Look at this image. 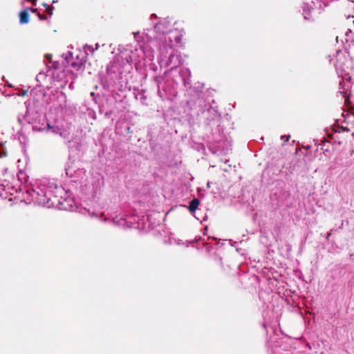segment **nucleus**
<instances>
[{"label":"nucleus","mask_w":354,"mask_h":354,"mask_svg":"<svg viewBox=\"0 0 354 354\" xmlns=\"http://www.w3.org/2000/svg\"><path fill=\"white\" fill-rule=\"evenodd\" d=\"M26 193L39 205L57 207L61 210L73 211L75 201L71 194L58 186L55 180L44 178L27 186Z\"/></svg>","instance_id":"nucleus-1"},{"label":"nucleus","mask_w":354,"mask_h":354,"mask_svg":"<svg viewBox=\"0 0 354 354\" xmlns=\"http://www.w3.org/2000/svg\"><path fill=\"white\" fill-rule=\"evenodd\" d=\"M148 59L152 61L153 59V50L148 46H141L139 49L136 48L134 52H131V55L126 57L128 63H135L136 64L141 63L142 60Z\"/></svg>","instance_id":"nucleus-2"},{"label":"nucleus","mask_w":354,"mask_h":354,"mask_svg":"<svg viewBox=\"0 0 354 354\" xmlns=\"http://www.w3.org/2000/svg\"><path fill=\"white\" fill-rule=\"evenodd\" d=\"M330 62L333 63L337 73L339 75H342V73L345 71L346 68H348L347 65L349 64V60L344 51L337 50L336 58H330Z\"/></svg>","instance_id":"nucleus-3"},{"label":"nucleus","mask_w":354,"mask_h":354,"mask_svg":"<svg viewBox=\"0 0 354 354\" xmlns=\"http://www.w3.org/2000/svg\"><path fill=\"white\" fill-rule=\"evenodd\" d=\"M194 242L203 247H206L207 252H209L210 249L213 248L214 245L217 244L216 239L211 236H207V238L198 236V239H195ZM198 246L199 245H197L196 248H199Z\"/></svg>","instance_id":"nucleus-4"},{"label":"nucleus","mask_w":354,"mask_h":354,"mask_svg":"<svg viewBox=\"0 0 354 354\" xmlns=\"http://www.w3.org/2000/svg\"><path fill=\"white\" fill-rule=\"evenodd\" d=\"M91 185L93 187V196H95L97 191L104 185V177L97 173L94 174L92 177Z\"/></svg>","instance_id":"nucleus-5"},{"label":"nucleus","mask_w":354,"mask_h":354,"mask_svg":"<svg viewBox=\"0 0 354 354\" xmlns=\"http://www.w3.org/2000/svg\"><path fill=\"white\" fill-rule=\"evenodd\" d=\"M77 60L74 61V57H73V53L68 52L67 55H66V60L68 64V66H72L75 70H79L81 68V67L83 65V62L82 59H80L78 58V56H76Z\"/></svg>","instance_id":"nucleus-6"},{"label":"nucleus","mask_w":354,"mask_h":354,"mask_svg":"<svg viewBox=\"0 0 354 354\" xmlns=\"http://www.w3.org/2000/svg\"><path fill=\"white\" fill-rule=\"evenodd\" d=\"M75 157V156H69V161L67 162V165L65 168L66 174L70 178H73V175L76 173V171L80 169L79 167L73 165L74 164V162L75 161V160L73 159V158Z\"/></svg>","instance_id":"nucleus-7"},{"label":"nucleus","mask_w":354,"mask_h":354,"mask_svg":"<svg viewBox=\"0 0 354 354\" xmlns=\"http://www.w3.org/2000/svg\"><path fill=\"white\" fill-rule=\"evenodd\" d=\"M17 163L19 174L22 175L29 167V156H21Z\"/></svg>","instance_id":"nucleus-8"},{"label":"nucleus","mask_w":354,"mask_h":354,"mask_svg":"<svg viewBox=\"0 0 354 354\" xmlns=\"http://www.w3.org/2000/svg\"><path fill=\"white\" fill-rule=\"evenodd\" d=\"M182 64L180 56L177 54H171L167 62V65L170 68H175Z\"/></svg>","instance_id":"nucleus-9"},{"label":"nucleus","mask_w":354,"mask_h":354,"mask_svg":"<svg viewBox=\"0 0 354 354\" xmlns=\"http://www.w3.org/2000/svg\"><path fill=\"white\" fill-rule=\"evenodd\" d=\"M200 205V201L197 198H194L189 203L187 208L190 213L197 219L200 218L196 216V211L198 210V205Z\"/></svg>","instance_id":"nucleus-10"},{"label":"nucleus","mask_w":354,"mask_h":354,"mask_svg":"<svg viewBox=\"0 0 354 354\" xmlns=\"http://www.w3.org/2000/svg\"><path fill=\"white\" fill-rule=\"evenodd\" d=\"M57 106L61 109H64L67 106V96L62 91L57 92Z\"/></svg>","instance_id":"nucleus-11"},{"label":"nucleus","mask_w":354,"mask_h":354,"mask_svg":"<svg viewBox=\"0 0 354 354\" xmlns=\"http://www.w3.org/2000/svg\"><path fill=\"white\" fill-rule=\"evenodd\" d=\"M169 22L167 21L164 20V21L160 22L155 26V29L157 32H162L163 34L166 33L168 28Z\"/></svg>","instance_id":"nucleus-12"},{"label":"nucleus","mask_w":354,"mask_h":354,"mask_svg":"<svg viewBox=\"0 0 354 354\" xmlns=\"http://www.w3.org/2000/svg\"><path fill=\"white\" fill-rule=\"evenodd\" d=\"M19 21L20 23L27 24L29 21V15H28V9H24L21 10L19 13Z\"/></svg>","instance_id":"nucleus-13"},{"label":"nucleus","mask_w":354,"mask_h":354,"mask_svg":"<svg viewBox=\"0 0 354 354\" xmlns=\"http://www.w3.org/2000/svg\"><path fill=\"white\" fill-rule=\"evenodd\" d=\"M221 161L223 162V164H224L225 167L221 166V167L222 168V169L224 171H228L229 169L231 168V167H232L231 164H228V162H230V160L225 158L224 160L222 159Z\"/></svg>","instance_id":"nucleus-14"},{"label":"nucleus","mask_w":354,"mask_h":354,"mask_svg":"<svg viewBox=\"0 0 354 354\" xmlns=\"http://www.w3.org/2000/svg\"><path fill=\"white\" fill-rule=\"evenodd\" d=\"M91 216L92 218H96L99 219V220H100V221H106V218H103V215H102V213L92 212V213L91 214Z\"/></svg>","instance_id":"nucleus-15"},{"label":"nucleus","mask_w":354,"mask_h":354,"mask_svg":"<svg viewBox=\"0 0 354 354\" xmlns=\"http://www.w3.org/2000/svg\"><path fill=\"white\" fill-rule=\"evenodd\" d=\"M46 129V127L44 124V123H43L41 126H38L37 124H34L32 126V129L35 131H45Z\"/></svg>","instance_id":"nucleus-16"},{"label":"nucleus","mask_w":354,"mask_h":354,"mask_svg":"<svg viewBox=\"0 0 354 354\" xmlns=\"http://www.w3.org/2000/svg\"><path fill=\"white\" fill-rule=\"evenodd\" d=\"M44 6H45L46 8V12L50 15H53V8L51 7L50 6H48L46 3L44 4Z\"/></svg>","instance_id":"nucleus-17"},{"label":"nucleus","mask_w":354,"mask_h":354,"mask_svg":"<svg viewBox=\"0 0 354 354\" xmlns=\"http://www.w3.org/2000/svg\"><path fill=\"white\" fill-rule=\"evenodd\" d=\"M348 30H349V32H346V33H345L346 43H348L349 38L351 37V36L349 35L351 34L352 32L353 31V30H352L351 28H349Z\"/></svg>","instance_id":"nucleus-18"},{"label":"nucleus","mask_w":354,"mask_h":354,"mask_svg":"<svg viewBox=\"0 0 354 354\" xmlns=\"http://www.w3.org/2000/svg\"><path fill=\"white\" fill-rule=\"evenodd\" d=\"M215 261L220 262L221 265L222 264V263H221L222 258H221V257H220L219 256L216 255V257H215Z\"/></svg>","instance_id":"nucleus-19"},{"label":"nucleus","mask_w":354,"mask_h":354,"mask_svg":"<svg viewBox=\"0 0 354 354\" xmlns=\"http://www.w3.org/2000/svg\"><path fill=\"white\" fill-rule=\"evenodd\" d=\"M27 91H24L21 93H19L17 95H19V96H24L27 94Z\"/></svg>","instance_id":"nucleus-20"},{"label":"nucleus","mask_w":354,"mask_h":354,"mask_svg":"<svg viewBox=\"0 0 354 354\" xmlns=\"http://www.w3.org/2000/svg\"><path fill=\"white\" fill-rule=\"evenodd\" d=\"M167 48V46H162V47L160 48V50L162 54H164V52H165V50Z\"/></svg>","instance_id":"nucleus-21"},{"label":"nucleus","mask_w":354,"mask_h":354,"mask_svg":"<svg viewBox=\"0 0 354 354\" xmlns=\"http://www.w3.org/2000/svg\"><path fill=\"white\" fill-rule=\"evenodd\" d=\"M38 16H39V18L40 20H45L46 19V17H45L44 15H41L40 14H38Z\"/></svg>","instance_id":"nucleus-22"},{"label":"nucleus","mask_w":354,"mask_h":354,"mask_svg":"<svg viewBox=\"0 0 354 354\" xmlns=\"http://www.w3.org/2000/svg\"><path fill=\"white\" fill-rule=\"evenodd\" d=\"M182 72L188 75H189V74H190V72L188 69H184Z\"/></svg>","instance_id":"nucleus-23"},{"label":"nucleus","mask_w":354,"mask_h":354,"mask_svg":"<svg viewBox=\"0 0 354 354\" xmlns=\"http://www.w3.org/2000/svg\"><path fill=\"white\" fill-rule=\"evenodd\" d=\"M285 137H286V141H288L290 136H282L281 139H283V138H285Z\"/></svg>","instance_id":"nucleus-24"},{"label":"nucleus","mask_w":354,"mask_h":354,"mask_svg":"<svg viewBox=\"0 0 354 354\" xmlns=\"http://www.w3.org/2000/svg\"><path fill=\"white\" fill-rule=\"evenodd\" d=\"M331 236V232H328L326 236V239L328 241L330 237Z\"/></svg>","instance_id":"nucleus-25"},{"label":"nucleus","mask_w":354,"mask_h":354,"mask_svg":"<svg viewBox=\"0 0 354 354\" xmlns=\"http://www.w3.org/2000/svg\"><path fill=\"white\" fill-rule=\"evenodd\" d=\"M28 1H30L34 6L36 5L37 0H28Z\"/></svg>","instance_id":"nucleus-26"},{"label":"nucleus","mask_w":354,"mask_h":354,"mask_svg":"<svg viewBox=\"0 0 354 354\" xmlns=\"http://www.w3.org/2000/svg\"><path fill=\"white\" fill-rule=\"evenodd\" d=\"M30 10L32 12H36L37 11V8H30Z\"/></svg>","instance_id":"nucleus-27"},{"label":"nucleus","mask_w":354,"mask_h":354,"mask_svg":"<svg viewBox=\"0 0 354 354\" xmlns=\"http://www.w3.org/2000/svg\"><path fill=\"white\" fill-rule=\"evenodd\" d=\"M175 39H176V43H179L180 42V39L178 38V37L175 36Z\"/></svg>","instance_id":"nucleus-28"},{"label":"nucleus","mask_w":354,"mask_h":354,"mask_svg":"<svg viewBox=\"0 0 354 354\" xmlns=\"http://www.w3.org/2000/svg\"><path fill=\"white\" fill-rule=\"evenodd\" d=\"M207 232V227H206L203 230V234H205Z\"/></svg>","instance_id":"nucleus-29"},{"label":"nucleus","mask_w":354,"mask_h":354,"mask_svg":"<svg viewBox=\"0 0 354 354\" xmlns=\"http://www.w3.org/2000/svg\"><path fill=\"white\" fill-rule=\"evenodd\" d=\"M210 184H211V183H210V182H208V183H207V187H210Z\"/></svg>","instance_id":"nucleus-30"},{"label":"nucleus","mask_w":354,"mask_h":354,"mask_svg":"<svg viewBox=\"0 0 354 354\" xmlns=\"http://www.w3.org/2000/svg\"><path fill=\"white\" fill-rule=\"evenodd\" d=\"M69 87H70L71 88H73V84H72V83L69 85Z\"/></svg>","instance_id":"nucleus-31"},{"label":"nucleus","mask_w":354,"mask_h":354,"mask_svg":"<svg viewBox=\"0 0 354 354\" xmlns=\"http://www.w3.org/2000/svg\"><path fill=\"white\" fill-rule=\"evenodd\" d=\"M168 46H169L170 48H171V47H172V44H170V43L168 44Z\"/></svg>","instance_id":"nucleus-32"},{"label":"nucleus","mask_w":354,"mask_h":354,"mask_svg":"<svg viewBox=\"0 0 354 354\" xmlns=\"http://www.w3.org/2000/svg\"><path fill=\"white\" fill-rule=\"evenodd\" d=\"M98 48H99V44H96V48H96V49H97Z\"/></svg>","instance_id":"nucleus-33"},{"label":"nucleus","mask_w":354,"mask_h":354,"mask_svg":"<svg viewBox=\"0 0 354 354\" xmlns=\"http://www.w3.org/2000/svg\"><path fill=\"white\" fill-rule=\"evenodd\" d=\"M46 57H47L48 59H50V55H46Z\"/></svg>","instance_id":"nucleus-34"},{"label":"nucleus","mask_w":354,"mask_h":354,"mask_svg":"<svg viewBox=\"0 0 354 354\" xmlns=\"http://www.w3.org/2000/svg\"><path fill=\"white\" fill-rule=\"evenodd\" d=\"M168 37V39H169V42L171 43V39H171V37Z\"/></svg>","instance_id":"nucleus-35"},{"label":"nucleus","mask_w":354,"mask_h":354,"mask_svg":"<svg viewBox=\"0 0 354 354\" xmlns=\"http://www.w3.org/2000/svg\"><path fill=\"white\" fill-rule=\"evenodd\" d=\"M47 127H48V129L50 128V125L48 124H47Z\"/></svg>","instance_id":"nucleus-36"}]
</instances>
